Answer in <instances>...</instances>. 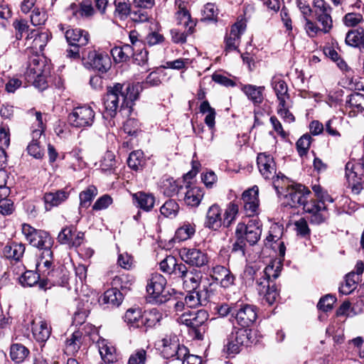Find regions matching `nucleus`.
Masks as SVG:
<instances>
[{"label": "nucleus", "mask_w": 364, "mask_h": 364, "mask_svg": "<svg viewBox=\"0 0 364 364\" xmlns=\"http://www.w3.org/2000/svg\"><path fill=\"white\" fill-rule=\"evenodd\" d=\"M282 265L279 262H271L259 272H257L254 267H248L245 273L250 276H254L256 282V289L262 304L272 305L279 296L274 280L281 273Z\"/></svg>", "instance_id": "nucleus-1"}, {"label": "nucleus", "mask_w": 364, "mask_h": 364, "mask_svg": "<svg viewBox=\"0 0 364 364\" xmlns=\"http://www.w3.org/2000/svg\"><path fill=\"white\" fill-rule=\"evenodd\" d=\"M22 232L31 245L42 250L40 257V259H41L40 269L50 265V262H53L51 247L53 240L49 233L44 230H36L26 223L22 225Z\"/></svg>", "instance_id": "nucleus-2"}, {"label": "nucleus", "mask_w": 364, "mask_h": 364, "mask_svg": "<svg viewBox=\"0 0 364 364\" xmlns=\"http://www.w3.org/2000/svg\"><path fill=\"white\" fill-rule=\"evenodd\" d=\"M41 259H39L36 264L37 272L26 271L22 275L21 282L23 286L32 287L38 282L39 287L42 289H47L54 285L55 280L53 277L55 273L53 262L46 267L41 268Z\"/></svg>", "instance_id": "nucleus-3"}, {"label": "nucleus", "mask_w": 364, "mask_h": 364, "mask_svg": "<svg viewBox=\"0 0 364 364\" xmlns=\"http://www.w3.org/2000/svg\"><path fill=\"white\" fill-rule=\"evenodd\" d=\"M252 342L251 329L232 327L224 342L223 350L228 355H235L240 351L242 346H248Z\"/></svg>", "instance_id": "nucleus-4"}, {"label": "nucleus", "mask_w": 364, "mask_h": 364, "mask_svg": "<svg viewBox=\"0 0 364 364\" xmlns=\"http://www.w3.org/2000/svg\"><path fill=\"white\" fill-rule=\"evenodd\" d=\"M208 317V311L204 309L188 311L181 314L178 318V321L193 328L195 332V337L198 340H202L206 330V322Z\"/></svg>", "instance_id": "nucleus-5"}, {"label": "nucleus", "mask_w": 364, "mask_h": 364, "mask_svg": "<svg viewBox=\"0 0 364 364\" xmlns=\"http://www.w3.org/2000/svg\"><path fill=\"white\" fill-rule=\"evenodd\" d=\"M122 87L123 85L116 83L113 86L107 87V93L103 98L104 118H114L119 110L125 109L126 107H122L121 93Z\"/></svg>", "instance_id": "nucleus-6"}, {"label": "nucleus", "mask_w": 364, "mask_h": 364, "mask_svg": "<svg viewBox=\"0 0 364 364\" xmlns=\"http://www.w3.org/2000/svg\"><path fill=\"white\" fill-rule=\"evenodd\" d=\"M166 278L159 273H154L148 279L146 291L156 303L164 304L170 301L171 297L169 291L166 289Z\"/></svg>", "instance_id": "nucleus-7"}, {"label": "nucleus", "mask_w": 364, "mask_h": 364, "mask_svg": "<svg viewBox=\"0 0 364 364\" xmlns=\"http://www.w3.org/2000/svg\"><path fill=\"white\" fill-rule=\"evenodd\" d=\"M82 55L84 64L88 68L105 73L111 67V60L107 54L88 48L85 49Z\"/></svg>", "instance_id": "nucleus-8"}, {"label": "nucleus", "mask_w": 364, "mask_h": 364, "mask_svg": "<svg viewBox=\"0 0 364 364\" xmlns=\"http://www.w3.org/2000/svg\"><path fill=\"white\" fill-rule=\"evenodd\" d=\"M311 191L304 185L295 183L289 186L284 196L285 206L296 208L302 205L305 200L309 198Z\"/></svg>", "instance_id": "nucleus-9"}, {"label": "nucleus", "mask_w": 364, "mask_h": 364, "mask_svg": "<svg viewBox=\"0 0 364 364\" xmlns=\"http://www.w3.org/2000/svg\"><path fill=\"white\" fill-rule=\"evenodd\" d=\"M95 113L89 106H80L74 108L69 114V124L77 128H85L92 125Z\"/></svg>", "instance_id": "nucleus-10"}, {"label": "nucleus", "mask_w": 364, "mask_h": 364, "mask_svg": "<svg viewBox=\"0 0 364 364\" xmlns=\"http://www.w3.org/2000/svg\"><path fill=\"white\" fill-rule=\"evenodd\" d=\"M345 170L348 186L354 193H360L364 182V161L358 164L348 161L346 164Z\"/></svg>", "instance_id": "nucleus-11"}, {"label": "nucleus", "mask_w": 364, "mask_h": 364, "mask_svg": "<svg viewBox=\"0 0 364 364\" xmlns=\"http://www.w3.org/2000/svg\"><path fill=\"white\" fill-rule=\"evenodd\" d=\"M161 354L166 359L175 358L180 360L187 355L188 349L184 346H180L178 338L176 335L166 336L161 340Z\"/></svg>", "instance_id": "nucleus-12"}, {"label": "nucleus", "mask_w": 364, "mask_h": 364, "mask_svg": "<svg viewBox=\"0 0 364 364\" xmlns=\"http://www.w3.org/2000/svg\"><path fill=\"white\" fill-rule=\"evenodd\" d=\"M262 225L256 219L250 220L247 225L239 223L235 230V235L244 237L250 245H255L260 239Z\"/></svg>", "instance_id": "nucleus-13"}, {"label": "nucleus", "mask_w": 364, "mask_h": 364, "mask_svg": "<svg viewBox=\"0 0 364 364\" xmlns=\"http://www.w3.org/2000/svg\"><path fill=\"white\" fill-rule=\"evenodd\" d=\"M181 259L186 264L196 267H203L208 263L207 253L195 247H182L179 250Z\"/></svg>", "instance_id": "nucleus-14"}, {"label": "nucleus", "mask_w": 364, "mask_h": 364, "mask_svg": "<svg viewBox=\"0 0 364 364\" xmlns=\"http://www.w3.org/2000/svg\"><path fill=\"white\" fill-rule=\"evenodd\" d=\"M176 277L183 281L184 288L191 290H196L200 285L202 274L201 272L194 269L188 268L185 264L181 265Z\"/></svg>", "instance_id": "nucleus-15"}, {"label": "nucleus", "mask_w": 364, "mask_h": 364, "mask_svg": "<svg viewBox=\"0 0 364 364\" xmlns=\"http://www.w3.org/2000/svg\"><path fill=\"white\" fill-rule=\"evenodd\" d=\"M239 325L242 328L248 327L252 324L257 318V308L250 304H241L235 306V311L232 312Z\"/></svg>", "instance_id": "nucleus-16"}, {"label": "nucleus", "mask_w": 364, "mask_h": 364, "mask_svg": "<svg viewBox=\"0 0 364 364\" xmlns=\"http://www.w3.org/2000/svg\"><path fill=\"white\" fill-rule=\"evenodd\" d=\"M314 13L316 20L322 26L321 29L324 33H328L332 28L333 21L331 16V7L323 0L314 1Z\"/></svg>", "instance_id": "nucleus-17"}, {"label": "nucleus", "mask_w": 364, "mask_h": 364, "mask_svg": "<svg viewBox=\"0 0 364 364\" xmlns=\"http://www.w3.org/2000/svg\"><path fill=\"white\" fill-rule=\"evenodd\" d=\"M246 26V22L243 19L237 21L232 26L230 33L225 38V51L231 52L237 50L241 36L245 32Z\"/></svg>", "instance_id": "nucleus-18"}, {"label": "nucleus", "mask_w": 364, "mask_h": 364, "mask_svg": "<svg viewBox=\"0 0 364 364\" xmlns=\"http://www.w3.org/2000/svg\"><path fill=\"white\" fill-rule=\"evenodd\" d=\"M57 239L62 245H67L70 247H77L84 241V233L77 231L73 225L66 226L59 232Z\"/></svg>", "instance_id": "nucleus-19"}, {"label": "nucleus", "mask_w": 364, "mask_h": 364, "mask_svg": "<svg viewBox=\"0 0 364 364\" xmlns=\"http://www.w3.org/2000/svg\"><path fill=\"white\" fill-rule=\"evenodd\" d=\"M302 205L304 210L311 214L309 220L311 224L320 225L326 220V217L323 213L326 205H321L318 199L307 198Z\"/></svg>", "instance_id": "nucleus-20"}, {"label": "nucleus", "mask_w": 364, "mask_h": 364, "mask_svg": "<svg viewBox=\"0 0 364 364\" xmlns=\"http://www.w3.org/2000/svg\"><path fill=\"white\" fill-rule=\"evenodd\" d=\"M242 200L244 203V209L247 216H253L257 213L259 209V188L254 186L243 192Z\"/></svg>", "instance_id": "nucleus-21"}, {"label": "nucleus", "mask_w": 364, "mask_h": 364, "mask_svg": "<svg viewBox=\"0 0 364 364\" xmlns=\"http://www.w3.org/2000/svg\"><path fill=\"white\" fill-rule=\"evenodd\" d=\"M122 85L121 93L122 107H127L128 113H130L134 102L138 99L139 93L142 90V86L139 83Z\"/></svg>", "instance_id": "nucleus-22"}, {"label": "nucleus", "mask_w": 364, "mask_h": 364, "mask_svg": "<svg viewBox=\"0 0 364 364\" xmlns=\"http://www.w3.org/2000/svg\"><path fill=\"white\" fill-rule=\"evenodd\" d=\"M49 35L47 32H39L38 30H32L26 38V44L33 52L38 53L42 52L48 42Z\"/></svg>", "instance_id": "nucleus-23"}, {"label": "nucleus", "mask_w": 364, "mask_h": 364, "mask_svg": "<svg viewBox=\"0 0 364 364\" xmlns=\"http://www.w3.org/2000/svg\"><path fill=\"white\" fill-rule=\"evenodd\" d=\"M259 171L265 179L273 178L276 174V166L273 158L266 153H260L257 158Z\"/></svg>", "instance_id": "nucleus-24"}, {"label": "nucleus", "mask_w": 364, "mask_h": 364, "mask_svg": "<svg viewBox=\"0 0 364 364\" xmlns=\"http://www.w3.org/2000/svg\"><path fill=\"white\" fill-rule=\"evenodd\" d=\"M65 37L68 44L73 47H83L90 39L87 31L80 28H69L65 31Z\"/></svg>", "instance_id": "nucleus-25"}, {"label": "nucleus", "mask_w": 364, "mask_h": 364, "mask_svg": "<svg viewBox=\"0 0 364 364\" xmlns=\"http://www.w3.org/2000/svg\"><path fill=\"white\" fill-rule=\"evenodd\" d=\"M221 213L222 210L218 205H212L206 213L205 227L214 230L219 229L223 225Z\"/></svg>", "instance_id": "nucleus-26"}, {"label": "nucleus", "mask_w": 364, "mask_h": 364, "mask_svg": "<svg viewBox=\"0 0 364 364\" xmlns=\"http://www.w3.org/2000/svg\"><path fill=\"white\" fill-rule=\"evenodd\" d=\"M134 204L139 208L146 211H151L156 203V198L152 193L139 191L132 194Z\"/></svg>", "instance_id": "nucleus-27"}, {"label": "nucleus", "mask_w": 364, "mask_h": 364, "mask_svg": "<svg viewBox=\"0 0 364 364\" xmlns=\"http://www.w3.org/2000/svg\"><path fill=\"white\" fill-rule=\"evenodd\" d=\"M264 86L247 84L241 85V90L255 106H259L264 101Z\"/></svg>", "instance_id": "nucleus-28"}, {"label": "nucleus", "mask_w": 364, "mask_h": 364, "mask_svg": "<svg viewBox=\"0 0 364 364\" xmlns=\"http://www.w3.org/2000/svg\"><path fill=\"white\" fill-rule=\"evenodd\" d=\"M32 333L38 342H44L50 337L51 329L48 323L41 318L32 321Z\"/></svg>", "instance_id": "nucleus-29"}, {"label": "nucleus", "mask_w": 364, "mask_h": 364, "mask_svg": "<svg viewBox=\"0 0 364 364\" xmlns=\"http://www.w3.org/2000/svg\"><path fill=\"white\" fill-rule=\"evenodd\" d=\"M176 4H178V11L176 14L178 24L184 28H188V32L193 33L196 23L191 20V15L186 10L184 3L181 0H176Z\"/></svg>", "instance_id": "nucleus-30"}, {"label": "nucleus", "mask_w": 364, "mask_h": 364, "mask_svg": "<svg viewBox=\"0 0 364 364\" xmlns=\"http://www.w3.org/2000/svg\"><path fill=\"white\" fill-rule=\"evenodd\" d=\"M69 196V193L65 190H59L55 192L46 193L43 199L46 210H50L53 207L58 206L66 200Z\"/></svg>", "instance_id": "nucleus-31"}, {"label": "nucleus", "mask_w": 364, "mask_h": 364, "mask_svg": "<svg viewBox=\"0 0 364 364\" xmlns=\"http://www.w3.org/2000/svg\"><path fill=\"white\" fill-rule=\"evenodd\" d=\"M142 312L139 307H132L127 310L124 321L129 328H138L143 326Z\"/></svg>", "instance_id": "nucleus-32"}, {"label": "nucleus", "mask_w": 364, "mask_h": 364, "mask_svg": "<svg viewBox=\"0 0 364 364\" xmlns=\"http://www.w3.org/2000/svg\"><path fill=\"white\" fill-rule=\"evenodd\" d=\"M82 343V333L75 331L65 341L64 352L68 355H75L80 350Z\"/></svg>", "instance_id": "nucleus-33"}, {"label": "nucleus", "mask_w": 364, "mask_h": 364, "mask_svg": "<svg viewBox=\"0 0 364 364\" xmlns=\"http://www.w3.org/2000/svg\"><path fill=\"white\" fill-rule=\"evenodd\" d=\"M188 291L189 293L183 298L185 305H186V307L188 309L196 308L199 305H203V303L207 301V291H196L195 290H191Z\"/></svg>", "instance_id": "nucleus-34"}, {"label": "nucleus", "mask_w": 364, "mask_h": 364, "mask_svg": "<svg viewBox=\"0 0 364 364\" xmlns=\"http://www.w3.org/2000/svg\"><path fill=\"white\" fill-rule=\"evenodd\" d=\"M271 85L276 94L279 103L287 102L289 99V95L286 82L281 77L275 76L272 79Z\"/></svg>", "instance_id": "nucleus-35"}, {"label": "nucleus", "mask_w": 364, "mask_h": 364, "mask_svg": "<svg viewBox=\"0 0 364 364\" xmlns=\"http://www.w3.org/2000/svg\"><path fill=\"white\" fill-rule=\"evenodd\" d=\"M203 191L201 188L198 186L187 187L185 193L184 202L188 206L197 207L203 198Z\"/></svg>", "instance_id": "nucleus-36"}, {"label": "nucleus", "mask_w": 364, "mask_h": 364, "mask_svg": "<svg viewBox=\"0 0 364 364\" xmlns=\"http://www.w3.org/2000/svg\"><path fill=\"white\" fill-rule=\"evenodd\" d=\"M25 246L21 243L11 242L4 248V255L9 259L18 261L23 255Z\"/></svg>", "instance_id": "nucleus-37"}, {"label": "nucleus", "mask_w": 364, "mask_h": 364, "mask_svg": "<svg viewBox=\"0 0 364 364\" xmlns=\"http://www.w3.org/2000/svg\"><path fill=\"white\" fill-rule=\"evenodd\" d=\"M183 263L177 262L176 257L171 255L166 256L160 263V269L166 274H173L175 277L178 274V271L180 269L181 265Z\"/></svg>", "instance_id": "nucleus-38"}, {"label": "nucleus", "mask_w": 364, "mask_h": 364, "mask_svg": "<svg viewBox=\"0 0 364 364\" xmlns=\"http://www.w3.org/2000/svg\"><path fill=\"white\" fill-rule=\"evenodd\" d=\"M346 43L353 47L364 49V30L358 28L348 32Z\"/></svg>", "instance_id": "nucleus-39"}, {"label": "nucleus", "mask_w": 364, "mask_h": 364, "mask_svg": "<svg viewBox=\"0 0 364 364\" xmlns=\"http://www.w3.org/2000/svg\"><path fill=\"white\" fill-rule=\"evenodd\" d=\"M97 194V188L93 185L87 186L84 191H81L79 195L80 208L86 209L90 207L92 201Z\"/></svg>", "instance_id": "nucleus-40"}, {"label": "nucleus", "mask_w": 364, "mask_h": 364, "mask_svg": "<svg viewBox=\"0 0 364 364\" xmlns=\"http://www.w3.org/2000/svg\"><path fill=\"white\" fill-rule=\"evenodd\" d=\"M196 232V225L188 222L184 223L178 228L174 236V240L178 242L185 241L191 238Z\"/></svg>", "instance_id": "nucleus-41"}, {"label": "nucleus", "mask_w": 364, "mask_h": 364, "mask_svg": "<svg viewBox=\"0 0 364 364\" xmlns=\"http://www.w3.org/2000/svg\"><path fill=\"white\" fill-rule=\"evenodd\" d=\"M28 349L21 343H14L10 348V356L16 363H22L28 355Z\"/></svg>", "instance_id": "nucleus-42"}, {"label": "nucleus", "mask_w": 364, "mask_h": 364, "mask_svg": "<svg viewBox=\"0 0 364 364\" xmlns=\"http://www.w3.org/2000/svg\"><path fill=\"white\" fill-rule=\"evenodd\" d=\"M123 299V294L117 287L107 290L103 296L105 304H109L115 306H118L122 302Z\"/></svg>", "instance_id": "nucleus-43"}, {"label": "nucleus", "mask_w": 364, "mask_h": 364, "mask_svg": "<svg viewBox=\"0 0 364 364\" xmlns=\"http://www.w3.org/2000/svg\"><path fill=\"white\" fill-rule=\"evenodd\" d=\"M200 112L202 114H206L204 119L205 123L210 129H213L215 123V119L216 112L215 109L210 107L208 101L205 100L200 104Z\"/></svg>", "instance_id": "nucleus-44"}, {"label": "nucleus", "mask_w": 364, "mask_h": 364, "mask_svg": "<svg viewBox=\"0 0 364 364\" xmlns=\"http://www.w3.org/2000/svg\"><path fill=\"white\" fill-rule=\"evenodd\" d=\"M162 318V314L156 309H152L142 316L143 326L147 328L156 326Z\"/></svg>", "instance_id": "nucleus-45"}, {"label": "nucleus", "mask_w": 364, "mask_h": 364, "mask_svg": "<svg viewBox=\"0 0 364 364\" xmlns=\"http://www.w3.org/2000/svg\"><path fill=\"white\" fill-rule=\"evenodd\" d=\"M346 103L353 108V112L364 111V95L360 92H354L350 95Z\"/></svg>", "instance_id": "nucleus-46"}, {"label": "nucleus", "mask_w": 364, "mask_h": 364, "mask_svg": "<svg viewBox=\"0 0 364 364\" xmlns=\"http://www.w3.org/2000/svg\"><path fill=\"white\" fill-rule=\"evenodd\" d=\"M127 164L129 168L137 171L144 165V154L140 150L132 151L127 159Z\"/></svg>", "instance_id": "nucleus-47"}, {"label": "nucleus", "mask_w": 364, "mask_h": 364, "mask_svg": "<svg viewBox=\"0 0 364 364\" xmlns=\"http://www.w3.org/2000/svg\"><path fill=\"white\" fill-rule=\"evenodd\" d=\"M179 207L173 200H168L161 207L160 212L166 218H174L176 216Z\"/></svg>", "instance_id": "nucleus-48"}, {"label": "nucleus", "mask_w": 364, "mask_h": 364, "mask_svg": "<svg viewBox=\"0 0 364 364\" xmlns=\"http://www.w3.org/2000/svg\"><path fill=\"white\" fill-rule=\"evenodd\" d=\"M100 353L105 363H113L117 360L116 349L113 346L107 344L100 347Z\"/></svg>", "instance_id": "nucleus-49"}, {"label": "nucleus", "mask_w": 364, "mask_h": 364, "mask_svg": "<svg viewBox=\"0 0 364 364\" xmlns=\"http://www.w3.org/2000/svg\"><path fill=\"white\" fill-rule=\"evenodd\" d=\"M238 206L237 204L234 203H230L228 205L223 219V225L225 227H229L232 223L235 220L237 213H238Z\"/></svg>", "instance_id": "nucleus-50"}, {"label": "nucleus", "mask_w": 364, "mask_h": 364, "mask_svg": "<svg viewBox=\"0 0 364 364\" xmlns=\"http://www.w3.org/2000/svg\"><path fill=\"white\" fill-rule=\"evenodd\" d=\"M355 273L351 272L346 276L345 284L339 288L342 294H349L355 287L357 282L355 279Z\"/></svg>", "instance_id": "nucleus-51"}, {"label": "nucleus", "mask_w": 364, "mask_h": 364, "mask_svg": "<svg viewBox=\"0 0 364 364\" xmlns=\"http://www.w3.org/2000/svg\"><path fill=\"white\" fill-rule=\"evenodd\" d=\"M115 155L112 151H107L100 161V167L102 171H111L115 166Z\"/></svg>", "instance_id": "nucleus-52"}, {"label": "nucleus", "mask_w": 364, "mask_h": 364, "mask_svg": "<svg viewBox=\"0 0 364 364\" xmlns=\"http://www.w3.org/2000/svg\"><path fill=\"white\" fill-rule=\"evenodd\" d=\"M147 354L144 348L135 350L129 356L128 364H146Z\"/></svg>", "instance_id": "nucleus-53"}, {"label": "nucleus", "mask_w": 364, "mask_h": 364, "mask_svg": "<svg viewBox=\"0 0 364 364\" xmlns=\"http://www.w3.org/2000/svg\"><path fill=\"white\" fill-rule=\"evenodd\" d=\"M287 102H279L277 107V114L288 123L293 122L295 120L294 116L289 110Z\"/></svg>", "instance_id": "nucleus-54"}, {"label": "nucleus", "mask_w": 364, "mask_h": 364, "mask_svg": "<svg viewBox=\"0 0 364 364\" xmlns=\"http://www.w3.org/2000/svg\"><path fill=\"white\" fill-rule=\"evenodd\" d=\"M311 137L309 134H304L296 142V149L300 156L306 155L311 145Z\"/></svg>", "instance_id": "nucleus-55"}, {"label": "nucleus", "mask_w": 364, "mask_h": 364, "mask_svg": "<svg viewBox=\"0 0 364 364\" xmlns=\"http://www.w3.org/2000/svg\"><path fill=\"white\" fill-rule=\"evenodd\" d=\"M28 70L31 73H33L36 75V78L33 81V85L39 90H45L47 87V82L46 81L44 76L41 75V68H32L31 64L29 65Z\"/></svg>", "instance_id": "nucleus-56"}, {"label": "nucleus", "mask_w": 364, "mask_h": 364, "mask_svg": "<svg viewBox=\"0 0 364 364\" xmlns=\"http://www.w3.org/2000/svg\"><path fill=\"white\" fill-rule=\"evenodd\" d=\"M235 281V275L228 268L226 272L223 273L220 277L218 278V282H219L221 287L228 289L231 286L234 285Z\"/></svg>", "instance_id": "nucleus-57"}, {"label": "nucleus", "mask_w": 364, "mask_h": 364, "mask_svg": "<svg viewBox=\"0 0 364 364\" xmlns=\"http://www.w3.org/2000/svg\"><path fill=\"white\" fill-rule=\"evenodd\" d=\"M113 202L112 197L105 194L100 197L92 205V210L99 211L107 209Z\"/></svg>", "instance_id": "nucleus-58"}, {"label": "nucleus", "mask_w": 364, "mask_h": 364, "mask_svg": "<svg viewBox=\"0 0 364 364\" xmlns=\"http://www.w3.org/2000/svg\"><path fill=\"white\" fill-rule=\"evenodd\" d=\"M14 210L13 201L7 196L0 195V213L4 215H11Z\"/></svg>", "instance_id": "nucleus-59"}, {"label": "nucleus", "mask_w": 364, "mask_h": 364, "mask_svg": "<svg viewBox=\"0 0 364 364\" xmlns=\"http://www.w3.org/2000/svg\"><path fill=\"white\" fill-rule=\"evenodd\" d=\"M186 30L181 31L179 28H173L171 30V38L175 43H184L186 41V38L188 34V28H185Z\"/></svg>", "instance_id": "nucleus-60"}, {"label": "nucleus", "mask_w": 364, "mask_h": 364, "mask_svg": "<svg viewBox=\"0 0 364 364\" xmlns=\"http://www.w3.org/2000/svg\"><path fill=\"white\" fill-rule=\"evenodd\" d=\"M112 285L114 287L120 288L122 290L125 291L130 289L132 281L129 279L128 275L117 276L113 279Z\"/></svg>", "instance_id": "nucleus-61"}, {"label": "nucleus", "mask_w": 364, "mask_h": 364, "mask_svg": "<svg viewBox=\"0 0 364 364\" xmlns=\"http://www.w3.org/2000/svg\"><path fill=\"white\" fill-rule=\"evenodd\" d=\"M336 300V299L333 296L329 294L326 295L319 300L317 307L323 311H328L333 308Z\"/></svg>", "instance_id": "nucleus-62"}, {"label": "nucleus", "mask_w": 364, "mask_h": 364, "mask_svg": "<svg viewBox=\"0 0 364 364\" xmlns=\"http://www.w3.org/2000/svg\"><path fill=\"white\" fill-rule=\"evenodd\" d=\"M148 51L144 48V46L138 47L133 57L134 63L139 65H145L148 61Z\"/></svg>", "instance_id": "nucleus-63"}, {"label": "nucleus", "mask_w": 364, "mask_h": 364, "mask_svg": "<svg viewBox=\"0 0 364 364\" xmlns=\"http://www.w3.org/2000/svg\"><path fill=\"white\" fill-rule=\"evenodd\" d=\"M130 14L132 21L136 23L147 22L151 17V15L149 14L148 11H144L141 9H138L136 11H133Z\"/></svg>", "instance_id": "nucleus-64"}]
</instances>
